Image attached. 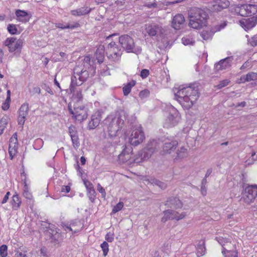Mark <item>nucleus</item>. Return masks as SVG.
Listing matches in <instances>:
<instances>
[{"instance_id":"obj_1","label":"nucleus","mask_w":257,"mask_h":257,"mask_svg":"<svg viewBox=\"0 0 257 257\" xmlns=\"http://www.w3.org/2000/svg\"><path fill=\"white\" fill-rule=\"evenodd\" d=\"M175 98L185 108L191 107L199 97L198 89L187 85H182L174 89Z\"/></svg>"},{"instance_id":"obj_2","label":"nucleus","mask_w":257,"mask_h":257,"mask_svg":"<svg viewBox=\"0 0 257 257\" xmlns=\"http://www.w3.org/2000/svg\"><path fill=\"white\" fill-rule=\"evenodd\" d=\"M127 116L126 111L120 110L115 113L111 114L103 120V129L106 131L110 138L116 136L117 132L122 127Z\"/></svg>"},{"instance_id":"obj_3","label":"nucleus","mask_w":257,"mask_h":257,"mask_svg":"<svg viewBox=\"0 0 257 257\" xmlns=\"http://www.w3.org/2000/svg\"><path fill=\"white\" fill-rule=\"evenodd\" d=\"M88 77V73L86 70L79 71L78 68L74 69V75L71 77L70 90L72 93V100L78 102L82 99L81 89L76 87L81 85Z\"/></svg>"},{"instance_id":"obj_4","label":"nucleus","mask_w":257,"mask_h":257,"mask_svg":"<svg viewBox=\"0 0 257 257\" xmlns=\"http://www.w3.org/2000/svg\"><path fill=\"white\" fill-rule=\"evenodd\" d=\"M190 18L189 26L195 29H198L206 24L207 14L203 10L194 8L189 13Z\"/></svg>"},{"instance_id":"obj_5","label":"nucleus","mask_w":257,"mask_h":257,"mask_svg":"<svg viewBox=\"0 0 257 257\" xmlns=\"http://www.w3.org/2000/svg\"><path fill=\"white\" fill-rule=\"evenodd\" d=\"M119 42L122 47L127 52L139 54L141 52L140 46H135L133 39L127 35H122L119 38Z\"/></svg>"},{"instance_id":"obj_6","label":"nucleus","mask_w":257,"mask_h":257,"mask_svg":"<svg viewBox=\"0 0 257 257\" xmlns=\"http://www.w3.org/2000/svg\"><path fill=\"white\" fill-rule=\"evenodd\" d=\"M168 116L164 122V127L170 128L177 125L180 120L178 110L173 106H169L167 109Z\"/></svg>"},{"instance_id":"obj_7","label":"nucleus","mask_w":257,"mask_h":257,"mask_svg":"<svg viewBox=\"0 0 257 257\" xmlns=\"http://www.w3.org/2000/svg\"><path fill=\"white\" fill-rule=\"evenodd\" d=\"M257 196V185H251L246 187L241 193V200L246 204L252 203Z\"/></svg>"},{"instance_id":"obj_8","label":"nucleus","mask_w":257,"mask_h":257,"mask_svg":"<svg viewBox=\"0 0 257 257\" xmlns=\"http://www.w3.org/2000/svg\"><path fill=\"white\" fill-rule=\"evenodd\" d=\"M156 145V142L155 141L153 140L151 142L148 146L142 151L141 154H139L134 159V163L138 164L149 159L157 149Z\"/></svg>"},{"instance_id":"obj_9","label":"nucleus","mask_w":257,"mask_h":257,"mask_svg":"<svg viewBox=\"0 0 257 257\" xmlns=\"http://www.w3.org/2000/svg\"><path fill=\"white\" fill-rule=\"evenodd\" d=\"M217 240L222 247V253L225 257H237V252L233 249L232 243L222 237H217Z\"/></svg>"},{"instance_id":"obj_10","label":"nucleus","mask_w":257,"mask_h":257,"mask_svg":"<svg viewBox=\"0 0 257 257\" xmlns=\"http://www.w3.org/2000/svg\"><path fill=\"white\" fill-rule=\"evenodd\" d=\"M235 14L241 16H249L257 12V6L255 5H237L234 7Z\"/></svg>"},{"instance_id":"obj_11","label":"nucleus","mask_w":257,"mask_h":257,"mask_svg":"<svg viewBox=\"0 0 257 257\" xmlns=\"http://www.w3.org/2000/svg\"><path fill=\"white\" fill-rule=\"evenodd\" d=\"M106 54L110 60L116 61L120 59L122 51L115 42H111L107 45Z\"/></svg>"},{"instance_id":"obj_12","label":"nucleus","mask_w":257,"mask_h":257,"mask_svg":"<svg viewBox=\"0 0 257 257\" xmlns=\"http://www.w3.org/2000/svg\"><path fill=\"white\" fill-rule=\"evenodd\" d=\"M68 109L70 113L72 115V117L78 121L81 122L87 117V109L83 106L78 107L75 106L74 109H72L71 104H69Z\"/></svg>"},{"instance_id":"obj_13","label":"nucleus","mask_w":257,"mask_h":257,"mask_svg":"<svg viewBox=\"0 0 257 257\" xmlns=\"http://www.w3.org/2000/svg\"><path fill=\"white\" fill-rule=\"evenodd\" d=\"M145 138L142 127L136 126L133 130L129 138V142L132 145L137 146L143 142Z\"/></svg>"},{"instance_id":"obj_14","label":"nucleus","mask_w":257,"mask_h":257,"mask_svg":"<svg viewBox=\"0 0 257 257\" xmlns=\"http://www.w3.org/2000/svg\"><path fill=\"white\" fill-rule=\"evenodd\" d=\"M4 45L8 47L9 52L12 53L16 51H20L23 45V42L22 40L15 37H10L5 41Z\"/></svg>"},{"instance_id":"obj_15","label":"nucleus","mask_w":257,"mask_h":257,"mask_svg":"<svg viewBox=\"0 0 257 257\" xmlns=\"http://www.w3.org/2000/svg\"><path fill=\"white\" fill-rule=\"evenodd\" d=\"M186 215L185 212L179 213L176 211L169 209L163 212V216L161 218V221L165 222L170 219L179 220L184 218Z\"/></svg>"},{"instance_id":"obj_16","label":"nucleus","mask_w":257,"mask_h":257,"mask_svg":"<svg viewBox=\"0 0 257 257\" xmlns=\"http://www.w3.org/2000/svg\"><path fill=\"white\" fill-rule=\"evenodd\" d=\"M146 30L147 33L150 36L161 35L165 32L164 29L162 26L157 24L149 25L146 27Z\"/></svg>"},{"instance_id":"obj_17","label":"nucleus","mask_w":257,"mask_h":257,"mask_svg":"<svg viewBox=\"0 0 257 257\" xmlns=\"http://www.w3.org/2000/svg\"><path fill=\"white\" fill-rule=\"evenodd\" d=\"M29 112V105L27 103L23 104L20 107L19 110V115L18 118V121L19 125L22 126H23L26 117L28 115Z\"/></svg>"},{"instance_id":"obj_18","label":"nucleus","mask_w":257,"mask_h":257,"mask_svg":"<svg viewBox=\"0 0 257 257\" xmlns=\"http://www.w3.org/2000/svg\"><path fill=\"white\" fill-rule=\"evenodd\" d=\"M256 24L257 19L254 17L247 19H242L239 21L240 26L245 31L251 29Z\"/></svg>"},{"instance_id":"obj_19","label":"nucleus","mask_w":257,"mask_h":257,"mask_svg":"<svg viewBox=\"0 0 257 257\" xmlns=\"http://www.w3.org/2000/svg\"><path fill=\"white\" fill-rule=\"evenodd\" d=\"M232 58L231 57H227L224 59L221 60L218 63L215 64V69L216 71L226 70L230 67Z\"/></svg>"},{"instance_id":"obj_20","label":"nucleus","mask_w":257,"mask_h":257,"mask_svg":"<svg viewBox=\"0 0 257 257\" xmlns=\"http://www.w3.org/2000/svg\"><path fill=\"white\" fill-rule=\"evenodd\" d=\"M101 118V112L99 110L96 111L91 117L88 123V128L90 130L94 129L100 123Z\"/></svg>"},{"instance_id":"obj_21","label":"nucleus","mask_w":257,"mask_h":257,"mask_svg":"<svg viewBox=\"0 0 257 257\" xmlns=\"http://www.w3.org/2000/svg\"><path fill=\"white\" fill-rule=\"evenodd\" d=\"M178 145V142L175 140L166 142L163 147V154L164 155L170 154L174 151Z\"/></svg>"},{"instance_id":"obj_22","label":"nucleus","mask_w":257,"mask_h":257,"mask_svg":"<svg viewBox=\"0 0 257 257\" xmlns=\"http://www.w3.org/2000/svg\"><path fill=\"white\" fill-rule=\"evenodd\" d=\"M229 5L228 0H216L212 4V10L220 11L223 9L227 8Z\"/></svg>"},{"instance_id":"obj_23","label":"nucleus","mask_w":257,"mask_h":257,"mask_svg":"<svg viewBox=\"0 0 257 257\" xmlns=\"http://www.w3.org/2000/svg\"><path fill=\"white\" fill-rule=\"evenodd\" d=\"M185 22L184 16L182 14L175 16L172 22V26L176 30L180 29Z\"/></svg>"},{"instance_id":"obj_24","label":"nucleus","mask_w":257,"mask_h":257,"mask_svg":"<svg viewBox=\"0 0 257 257\" xmlns=\"http://www.w3.org/2000/svg\"><path fill=\"white\" fill-rule=\"evenodd\" d=\"M16 16L17 20L23 23L28 22L31 18V15L27 12L21 10H18L16 11Z\"/></svg>"},{"instance_id":"obj_25","label":"nucleus","mask_w":257,"mask_h":257,"mask_svg":"<svg viewBox=\"0 0 257 257\" xmlns=\"http://www.w3.org/2000/svg\"><path fill=\"white\" fill-rule=\"evenodd\" d=\"M188 156L187 149L184 147H181L176 152V156L174 158V162L176 163L181 161Z\"/></svg>"},{"instance_id":"obj_26","label":"nucleus","mask_w":257,"mask_h":257,"mask_svg":"<svg viewBox=\"0 0 257 257\" xmlns=\"http://www.w3.org/2000/svg\"><path fill=\"white\" fill-rule=\"evenodd\" d=\"M132 151V148L125 147L119 155V159L123 162L128 161L129 163H132V160H131V156L132 154H130Z\"/></svg>"},{"instance_id":"obj_27","label":"nucleus","mask_w":257,"mask_h":257,"mask_svg":"<svg viewBox=\"0 0 257 257\" xmlns=\"http://www.w3.org/2000/svg\"><path fill=\"white\" fill-rule=\"evenodd\" d=\"M145 182L147 183V184H151L153 185H155L159 186L162 189H164L166 188V184L164 182H162L157 179H156L154 178H145L143 180Z\"/></svg>"},{"instance_id":"obj_28","label":"nucleus","mask_w":257,"mask_h":257,"mask_svg":"<svg viewBox=\"0 0 257 257\" xmlns=\"http://www.w3.org/2000/svg\"><path fill=\"white\" fill-rule=\"evenodd\" d=\"M21 203V198L17 194L13 195L10 202L13 209L15 210H17L20 208Z\"/></svg>"},{"instance_id":"obj_29","label":"nucleus","mask_w":257,"mask_h":257,"mask_svg":"<svg viewBox=\"0 0 257 257\" xmlns=\"http://www.w3.org/2000/svg\"><path fill=\"white\" fill-rule=\"evenodd\" d=\"M256 80H257V73L251 72L247 73L245 75L241 76L239 82L244 83L245 82Z\"/></svg>"},{"instance_id":"obj_30","label":"nucleus","mask_w":257,"mask_h":257,"mask_svg":"<svg viewBox=\"0 0 257 257\" xmlns=\"http://www.w3.org/2000/svg\"><path fill=\"white\" fill-rule=\"evenodd\" d=\"M23 181L24 182L23 195L26 198L31 200L32 199L33 196L31 192H30V187L27 183L26 179H23Z\"/></svg>"},{"instance_id":"obj_31","label":"nucleus","mask_w":257,"mask_h":257,"mask_svg":"<svg viewBox=\"0 0 257 257\" xmlns=\"http://www.w3.org/2000/svg\"><path fill=\"white\" fill-rule=\"evenodd\" d=\"M91 11L90 8L88 7H83L76 10L71 11L72 15L75 16H80L88 14Z\"/></svg>"},{"instance_id":"obj_32","label":"nucleus","mask_w":257,"mask_h":257,"mask_svg":"<svg viewBox=\"0 0 257 257\" xmlns=\"http://www.w3.org/2000/svg\"><path fill=\"white\" fill-rule=\"evenodd\" d=\"M104 52V47L103 46H99L96 50L95 55L99 63L102 62L103 60Z\"/></svg>"},{"instance_id":"obj_33","label":"nucleus","mask_w":257,"mask_h":257,"mask_svg":"<svg viewBox=\"0 0 257 257\" xmlns=\"http://www.w3.org/2000/svg\"><path fill=\"white\" fill-rule=\"evenodd\" d=\"M18 148V143H10L9 144V153L11 158V159L12 160L14 157L17 153V149Z\"/></svg>"},{"instance_id":"obj_34","label":"nucleus","mask_w":257,"mask_h":257,"mask_svg":"<svg viewBox=\"0 0 257 257\" xmlns=\"http://www.w3.org/2000/svg\"><path fill=\"white\" fill-rule=\"evenodd\" d=\"M84 184L86 188L88 193L89 195L94 196L95 193L92 184L87 180L84 181Z\"/></svg>"},{"instance_id":"obj_35","label":"nucleus","mask_w":257,"mask_h":257,"mask_svg":"<svg viewBox=\"0 0 257 257\" xmlns=\"http://www.w3.org/2000/svg\"><path fill=\"white\" fill-rule=\"evenodd\" d=\"M197 254L198 256L203 255L205 252V247L204 241H199L197 246Z\"/></svg>"},{"instance_id":"obj_36","label":"nucleus","mask_w":257,"mask_h":257,"mask_svg":"<svg viewBox=\"0 0 257 257\" xmlns=\"http://www.w3.org/2000/svg\"><path fill=\"white\" fill-rule=\"evenodd\" d=\"M9 118L8 116L3 117L0 120V135H2L6 127Z\"/></svg>"},{"instance_id":"obj_37","label":"nucleus","mask_w":257,"mask_h":257,"mask_svg":"<svg viewBox=\"0 0 257 257\" xmlns=\"http://www.w3.org/2000/svg\"><path fill=\"white\" fill-rule=\"evenodd\" d=\"M213 34V32L211 31L206 30H203L200 35L203 39L205 40H211Z\"/></svg>"},{"instance_id":"obj_38","label":"nucleus","mask_w":257,"mask_h":257,"mask_svg":"<svg viewBox=\"0 0 257 257\" xmlns=\"http://www.w3.org/2000/svg\"><path fill=\"white\" fill-rule=\"evenodd\" d=\"M257 160V154L256 152L252 150L250 153V156L248 159L246 161V163L247 165H251L254 163V162Z\"/></svg>"},{"instance_id":"obj_39","label":"nucleus","mask_w":257,"mask_h":257,"mask_svg":"<svg viewBox=\"0 0 257 257\" xmlns=\"http://www.w3.org/2000/svg\"><path fill=\"white\" fill-rule=\"evenodd\" d=\"M182 42L184 45H191L194 43V40L191 36H187L182 38Z\"/></svg>"},{"instance_id":"obj_40","label":"nucleus","mask_w":257,"mask_h":257,"mask_svg":"<svg viewBox=\"0 0 257 257\" xmlns=\"http://www.w3.org/2000/svg\"><path fill=\"white\" fill-rule=\"evenodd\" d=\"M135 83L134 81L128 83L126 85L123 87V92L124 95H128L131 92L132 87L134 86Z\"/></svg>"},{"instance_id":"obj_41","label":"nucleus","mask_w":257,"mask_h":257,"mask_svg":"<svg viewBox=\"0 0 257 257\" xmlns=\"http://www.w3.org/2000/svg\"><path fill=\"white\" fill-rule=\"evenodd\" d=\"M100 247L103 251V254L104 256L107 255L109 251V245L106 241H103L101 244Z\"/></svg>"},{"instance_id":"obj_42","label":"nucleus","mask_w":257,"mask_h":257,"mask_svg":"<svg viewBox=\"0 0 257 257\" xmlns=\"http://www.w3.org/2000/svg\"><path fill=\"white\" fill-rule=\"evenodd\" d=\"M8 32L12 35L16 34L18 32V30L16 25L14 24H9L7 28Z\"/></svg>"},{"instance_id":"obj_43","label":"nucleus","mask_w":257,"mask_h":257,"mask_svg":"<svg viewBox=\"0 0 257 257\" xmlns=\"http://www.w3.org/2000/svg\"><path fill=\"white\" fill-rule=\"evenodd\" d=\"M70 136L74 147L77 148L79 145L78 136L75 134L72 135L71 134Z\"/></svg>"},{"instance_id":"obj_44","label":"nucleus","mask_w":257,"mask_h":257,"mask_svg":"<svg viewBox=\"0 0 257 257\" xmlns=\"http://www.w3.org/2000/svg\"><path fill=\"white\" fill-rule=\"evenodd\" d=\"M8 247L6 245H2L0 247V255L2 257H6L8 254Z\"/></svg>"},{"instance_id":"obj_45","label":"nucleus","mask_w":257,"mask_h":257,"mask_svg":"<svg viewBox=\"0 0 257 257\" xmlns=\"http://www.w3.org/2000/svg\"><path fill=\"white\" fill-rule=\"evenodd\" d=\"M123 203L122 202H118L115 206L113 208L112 213H115L120 211L123 207Z\"/></svg>"},{"instance_id":"obj_46","label":"nucleus","mask_w":257,"mask_h":257,"mask_svg":"<svg viewBox=\"0 0 257 257\" xmlns=\"http://www.w3.org/2000/svg\"><path fill=\"white\" fill-rule=\"evenodd\" d=\"M114 233L113 232H108L105 236V239L106 242H112L114 240Z\"/></svg>"},{"instance_id":"obj_47","label":"nucleus","mask_w":257,"mask_h":257,"mask_svg":"<svg viewBox=\"0 0 257 257\" xmlns=\"http://www.w3.org/2000/svg\"><path fill=\"white\" fill-rule=\"evenodd\" d=\"M230 81L228 79H224L222 81H221L218 85H217L216 87H217L218 89H221L229 84Z\"/></svg>"},{"instance_id":"obj_48","label":"nucleus","mask_w":257,"mask_h":257,"mask_svg":"<svg viewBox=\"0 0 257 257\" xmlns=\"http://www.w3.org/2000/svg\"><path fill=\"white\" fill-rule=\"evenodd\" d=\"M55 25V27L56 28H60L61 29L74 28V26H70L69 24L64 25V24H63L62 23H56Z\"/></svg>"},{"instance_id":"obj_49","label":"nucleus","mask_w":257,"mask_h":257,"mask_svg":"<svg viewBox=\"0 0 257 257\" xmlns=\"http://www.w3.org/2000/svg\"><path fill=\"white\" fill-rule=\"evenodd\" d=\"M150 92L149 90L145 89L141 91L139 93V96L142 99H144L149 96Z\"/></svg>"},{"instance_id":"obj_50","label":"nucleus","mask_w":257,"mask_h":257,"mask_svg":"<svg viewBox=\"0 0 257 257\" xmlns=\"http://www.w3.org/2000/svg\"><path fill=\"white\" fill-rule=\"evenodd\" d=\"M248 42L252 46H256L257 45V35L254 36L251 39L248 40Z\"/></svg>"},{"instance_id":"obj_51","label":"nucleus","mask_w":257,"mask_h":257,"mask_svg":"<svg viewBox=\"0 0 257 257\" xmlns=\"http://www.w3.org/2000/svg\"><path fill=\"white\" fill-rule=\"evenodd\" d=\"M172 204L177 208L181 207L182 206L181 201L177 198H174Z\"/></svg>"},{"instance_id":"obj_52","label":"nucleus","mask_w":257,"mask_h":257,"mask_svg":"<svg viewBox=\"0 0 257 257\" xmlns=\"http://www.w3.org/2000/svg\"><path fill=\"white\" fill-rule=\"evenodd\" d=\"M97 190L101 194L102 197L104 198L106 196L105 190L99 184L97 185Z\"/></svg>"},{"instance_id":"obj_53","label":"nucleus","mask_w":257,"mask_h":257,"mask_svg":"<svg viewBox=\"0 0 257 257\" xmlns=\"http://www.w3.org/2000/svg\"><path fill=\"white\" fill-rule=\"evenodd\" d=\"M149 74V71L147 69H143L141 72V76L143 78H145L148 76Z\"/></svg>"},{"instance_id":"obj_54","label":"nucleus","mask_w":257,"mask_h":257,"mask_svg":"<svg viewBox=\"0 0 257 257\" xmlns=\"http://www.w3.org/2000/svg\"><path fill=\"white\" fill-rule=\"evenodd\" d=\"M70 191V187L69 186H63L61 188V192L68 193Z\"/></svg>"},{"instance_id":"obj_55","label":"nucleus","mask_w":257,"mask_h":257,"mask_svg":"<svg viewBox=\"0 0 257 257\" xmlns=\"http://www.w3.org/2000/svg\"><path fill=\"white\" fill-rule=\"evenodd\" d=\"M10 195V192H8L5 195V196H4L3 200L2 201V204H5L6 203L8 199H9V196Z\"/></svg>"},{"instance_id":"obj_56","label":"nucleus","mask_w":257,"mask_h":257,"mask_svg":"<svg viewBox=\"0 0 257 257\" xmlns=\"http://www.w3.org/2000/svg\"><path fill=\"white\" fill-rule=\"evenodd\" d=\"M2 107L4 110H7L10 107V103L4 102L2 104Z\"/></svg>"},{"instance_id":"obj_57","label":"nucleus","mask_w":257,"mask_h":257,"mask_svg":"<svg viewBox=\"0 0 257 257\" xmlns=\"http://www.w3.org/2000/svg\"><path fill=\"white\" fill-rule=\"evenodd\" d=\"M145 7H146L149 9L152 8H157V4L156 3H149V4H146Z\"/></svg>"},{"instance_id":"obj_58","label":"nucleus","mask_w":257,"mask_h":257,"mask_svg":"<svg viewBox=\"0 0 257 257\" xmlns=\"http://www.w3.org/2000/svg\"><path fill=\"white\" fill-rule=\"evenodd\" d=\"M15 256L16 257H26V254L25 252H23L22 251H18L16 254Z\"/></svg>"},{"instance_id":"obj_59","label":"nucleus","mask_w":257,"mask_h":257,"mask_svg":"<svg viewBox=\"0 0 257 257\" xmlns=\"http://www.w3.org/2000/svg\"><path fill=\"white\" fill-rule=\"evenodd\" d=\"M10 143H18L17 136L16 134H14L12 137L10 139Z\"/></svg>"},{"instance_id":"obj_60","label":"nucleus","mask_w":257,"mask_h":257,"mask_svg":"<svg viewBox=\"0 0 257 257\" xmlns=\"http://www.w3.org/2000/svg\"><path fill=\"white\" fill-rule=\"evenodd\" d=\"M90 61V58L89 56H86L84 58V63L85 65V63L88 65H90L89 62Z\"/></svg>"},{"instance_id":"obj_61","label":"nucleus","mask_w":257,"mask_h":257,"mask_svg":"<svg viewBox=\"0 0 257 257\" xmlns=\"http://www.w3.org/2000/svg\"><path fill=\"white\" fill-rule=\"evenodd\" d=\"M246 105V102L245 101H242L241 102L238 103L236 105V107H244Z\"/></svg>"},{"instance_id":"obj_62","label":"nucleus","mask_w":257,"mask_h":257,"mask_svg":"<svg viewBox=\"0 0 257 257\" xmlns=\"http://www.w3.org/2000/svg\"><path fill=\"white\" fill-rule=\"evenodd\" d=\"M201 193L203 195H206V190L205 189V187H204V186L201 187Z\"/></svg>"},{"instance_id":"obj_63","label":"nucleus","mask_w":257,"mask_h":257,"mask_svg":"<svg viewBox=\"0 0 257 257\" xmlns=\"http://www.w3.org/2000/svg\"><path fill=\"white\" fill-rule=\"evenodd\" d=\"M212 172V170L211 169H208L207 170V172H206V173L205 174V177H208L211 173Z\"/></svg>"},{"instance_id":"obj_64","label":"nucleus","mask_w":257,"mask_h":257,"mask_svg":"<svg viewBox=\"0 0 257 257\" xmlns=\"http://www.w3.org/2000/svg\"><path fill=\"white\" fill-rule=\"evenodd\" d=\"M80 161L82 165L85 164V162H86L85 158L84 157H81L80 158Z\"/></svg>"}]
</instances>
